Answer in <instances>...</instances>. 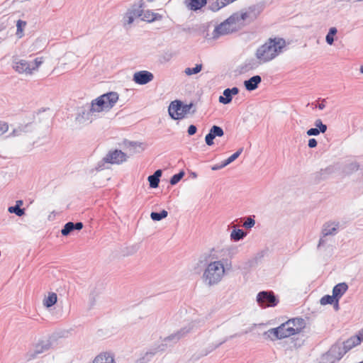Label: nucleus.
I'll list each match as a JSON object with an SVG mask.
<instances>
[{"mask_svg": "<svg viewBox=\"0 0 363 363\" xmlns=\"http://www.w3.org/2000/svg\"><path fill=\"white\" fill-rule=\"evenodd\" d=\"M286 46V43L284 38H271L257 48L255 56L260 63H266L274 60L283 52Z\"/></svg>", "mask_w": 363, "mask_h": 363, "instance_id": "nucleus-1", "label": "nucleus"}, {"mask_svg": "<svg viewBox=\"0 0 363 363\" xmlns=\"http://www.w3.org/2000/svg\"><path fill=\"white\" fill-rule=\"evenodd\" d=\"M306 326L305 320L301 318H295L287 320L276 328L269 330L270 334L278 339H283L299 333Z\"/></svg>", "mask_w": 363, "mask_h": 363, "instance_id": "nucleus-2", "label": "nucleus"}, {"mask_svg": "<svg viewBox=\"0 0 363 363\" xmlns=\"http://www.w3.org/2000/svg\"><path fill=\"white\" fill-rule=\"evenodd\" d=\"M225 272L224 264L221 261L211 262L203 274L205 284L209 286L218 284Z\"/></svg>", "mask_w": 363, "mask_h": 363, "instance_id": "nucleus-3", "label": "nucleus"}, {"mask_svg": "<svg viewBox=\"0 0 363 363\" xmlns=\"http://www.w3.org/2000/svg\"><path fill=\"white\" fill-rule=\"evenodd\" d=\"M243 23L238 22V16L233 14L214 29V38L237 31Z\"/></svg>", "mask_w": 363, "mask_h": 363, "instance_id": "nucleus-4", "label": "nucleus"}, {"mask_svg": "<svg viewBox=\"0 0 363 363\" xmlns=\"http://www.w3.org/2000/svg\"><path fill=\"white\" fill-rule=\"evenodd\" d=\"M193 104H183L180 101H174L169 106L168 112L170 117L174 120L184 118L190 113Z\"/></svg>", "mask_w": 363, "mask_h": 363, "instance_id": "nucleus-5", "label": "nucleus"}, {"mask_svg": "<svg viewBox=\"0 0 363 363\" xmlns=\"http://www.w3.org/2000/svg\"><path fill=\"white\" fill-rule=\"evenodd\" d=\"M346 353L347 350L342 348L340 345H333L326 353L322 355L321 361L323 363H335Z\"/></svg>", "mask_w": 363, "mask_h": 363, "instance_id": "nucleus-6", "label": "nucleus"}, {"mask_svg": "<svg viewBox=\"0 0 363 363\" xmlns=\"http://www.w3.org/2000/svg\"><path fill=\"white\" fill-rule=\"evenodd\" d=\"M257 302L262 308L274 307L279 300L272 291H262L258 293L257 296Z\"/></svg>", "mask_w": 363, "mask_h": 363, "instance_id": "nucleus-7", "label": "nucleus"}, {"mask_svg": "<svg viewBox=\"0 0 363 363\" xmlns=\"http://www.w3.org/2000/svg\"><path fill=\"white\" fill-rule=\"evenodd\" d=\"M260 13V10L256 6H252L248 9L242 12L241 13H235L233 15L238 16V22L242 23V21H247L252 22L255 21Z\"/></svg>", "mask_w": 363, "mask_h": 363, "instance_id": "nucleus-8", "label": "nucleus"}, {"mask_svg": "<svg viewBox=\"0 0 363 363\" xmlns=\"http://www.w3.org/2000/svg\"><path fill=\"white\" fill-rule=\"evenodd\" d=\"M103 160L106 163L119 164L127 160V155L121 150L109 151Z\"/></svg>", "mask_w": 363, "mask_h": 363, "instance_id": "nucleus-9", "label": "nucleus"}, {"mask_svg": "<svg viewBox=\"0 0 363 363\" xmlns=\"http://www.w3.org/2000/svg\"><path fill=\"white\" fill-rule=\"evenodd\" d=\"M30 62L29 61L21 60V59H15L13 60V69L20 74H32Z\"/></svg>", "mask_w": 363, "mask_h": 363, "instance_id": "nucleus-10", "label": "nucleus"}, {"mask_svg": "<svg viewBox=\"0 0 363 363\" xmlns=\"http://www.w3.org/2000/svg\"><path fill=\"white\" fill-rule=\"evenodd\" d=\"M339 228V221H328L323 225L321 235H323V237H327L328 235H335L338 233Z\"/></svg>", "mask_w": 363, "mask_h": 363, "instance_id": "nucleus-11", "label": "nucleus"}, {"mask_svg": "<svg viewBox=\"0 0 363 363\" xmlns=\"http://www.w3.org/2000/svg\"><path fill=\"white\" fill-rule=\"evenodd\" d=\"M153 79V74L147 70L139 71L133 74V81L140 85L146 84L152 81Z\"/></svg>", "mask_w": 363, "mask_h": 363, "instance_id": "nucleus-12", "label": "nucleus"}, {"mask_svg": "<svg viewBox=\"0 0 363 363\" xmlns=\"http://www.w3.org/2000/svg\"><path fill=\"white\" fill-rule=\"evenodd\" d=\"M195 324L193 323H189L188 325L182 328L177 333L172 334L164 339V341H174L177 342L182 337L185 336L187 333H190L194 328Z\"/></svg>", "mask_w": 363, "mask_h": 363, "instance_id": "nucleus-13", "label": "nucleus"}, {"mask_svg": "<svg viewBox=\"0 0 363 363\" xmlns=\"http://www.w3.org/2000/svg\"><path fill=\"white\" fill-rule=\"evenodd\" d=\"M239 93V89L238 87H233L232 89H225L223 91V96L219 97V102L223 104H230L232 101L233 96L236 95Z\"/></svg>", "mask_w": 363, "mask_h": 363, "instance_id": "nucleus-14", "label": "nucleus"}, {"mask_svg": "<svg viewBox=\"0 0 363 363\" xmlns=\"http://www.w3.org/2000/svg\"><path fill=\"white\" fill-rule=\"evenodd\" d=\"M106 104L105 107L107 110L111 108L118 100V94L116 92H109L101 96Z\"/></svg>", "mask_w": 363, "mask_h": 363, "instance_id": "nucleus-15", "label": "nucleus"}, {"mask_svg": "<svg viewBox=\"0 0 363 363\" xmlns=\"http://www.w3.org/2000/svg\"><path fill=\"white\" fill-rule=\"evenodd\" d=\"M94 113L91 111L89 106L87 108L82 109L76 117V121L79 123H84L87 121H92V116Z\"/></svg>", "mask_w": 363, "mask_h": 363, "instance_id": "nucleus-16", "label": "nucleus"}, {"mask_svg": "<svg viewBox=\"0 0 363 363\" xmlns=\"http://www.w3.org/2000/svg\"><path fill=\"white\" fill-rule=\"evenodd\" d=\"M92 363H115L114 355L110 352H101L94 359Z\"/></svg>", "mask_w": 363, "mask_h": 363, "instance_id": "nucleus-17", "label": "nucleus"}, {"mask_svg": "<svg viewBox=\"0 0 363 363\" xmlns=\"http://www.w3.org/2000/svg\"><path fill=\"white\" fill-rule=\"evenodd\" d=\"M261 82V77L259 75H255L250 78L248 80H245L244 85L247 91H253L258 87V85Z\"/></svg>", "mask_w": 363, "mask_h": 363, "instance_id": "nucleus-18", "label": "nucleus"}, {"mask_svg": "<svg viewBox=\"0 0 363 363\" xmlns=\"http://www.w3.org/2000/svg\"><path fill=\"white\" fill-rule=\"evenodd\" d=\"M104 104H106L104 102V101L102 100L101 97L99 96L98 97L97 99H96L95 100H93L91 101V105L89 106V108H91V111H92V112L94 113H99L101 111H103L104 110H106L107 109L106 107H105V105Z\"/></svg>", "mask_w": 363, "mask_h": 363, "instance_id": "nucleus-19", "label": "nucleus"}, {"mask_svg": "<svg viewBox=\"0 0 363 363\" xmlns=\"http://www.w3.org/2000/svg\"><path fill=\"white\" fill-rule=\"evenodd\" d=\"M335 172V167L333 166H328L325 169H321L319 172L315 174L316 180H323L328 178L330 175Z\"/></svg>", "mask_w": 363, "mask_h": 363, "instance_id": "nucleus-20", "label": "nucleus"}, {"mask_svg": "<svg viewBox=\"0 0 363 363\" xmlns=\"http://www.w3.org/2000/svg\"><path fill=\"white\" fill-rule=\"evenodd\" d=\"M162 18V16L157 13L152 12V11L147 10L144 11L143 16H141V19L144 21H147L148 23L153 22L155 21H159Z\"/></svg>", "mask_w": 363, "mask_h": 363, "instance_id": "nucleus-21", "label": "nucleus"}, {"mask_svg": "<svg viewBox=\"0 0 363 363\" xmlns=\"http://www.w3.org/2000/svg\"><path fill=\"white\" fill-rule=\"evenodd\" d=\"M348 286L346 283L342 282L335 285L333 289V295L335 298L339 299L347 291Z\"/></svg>", "mask_w": 363, "mask_h": 363, "instance_id": "nucleus-22", "label": "nucleus"}, {"mask_svg": "<svg viewBox=\"0 0 363 363\" xmlns=\"http://www.w3.org/2000/svg\"><path fill=\"white\" fill-rule=\"evenodd\" d=\"M162 170L157 169L155 173L148 177L147 179L151 188H157L160 183V177L162 176Z\"/></svg>", "mask_w": 363, "mask_h": 363, "instance_id": "nucleus-23", "label": "nucleus"}, {"mask_svg": "<svg viewBox=\"0 0 363 363\" xmlns=\"http://www.w3.org/2000/svg\"><path fill=\"white\" fill-rule=\"evenodd\" d=\"M50 347V342L48 340L42 341L35 345L33 357L48 351Z\"/></svg>", "mask_w": 363, "mask_h": 363, "instance_id": "nucleus-24", "label": "nucleus"}, {"mask_svg": "<svg viewBox=\"0 0 363 363\" xmlns=\"http://www.w3.org/2000/svg\"><path fill=\"white\" fill-rule=\"evenodd\" d=\"M361 342L362 339L359 336H353L344 342V345L342 346V348H345L347 352L353 347L359 345Z\"/></svg>", "mask_w": 363, "mask_h": 363, "instance_id": "nucleus-25", "label": "nucleus"}, {"mask_svg": "<svg viewBox=\"0 0 363 363\" xmlns=\"http://www.w3.org/2000/svg\"><path fill=\"white\" fill-rule=\"evenodd\" d=\"M57 294L54 292H50L48 293V296L45 297V298L43 299V305L46 308H50L57 303Z\"/></svg>", "mask_w": 363, "mask_h": 363, "instance_id": "nucleus-26", "label": "nucleus"}, {"mask_svg": "<svg viewBox=\"0 0 363 363\" xmlns=\"http://www.w3.org/2000/svg\"><path fill=\"white\" fill-rule=\"evenodd\" d=\"M164 350V345H161L157 348L151 350L150 351L146 352L145 356L140 359L141 363H145L146 362L149 361L151 357H152L159 350L163 351Z\"/></svg>", "mask_w": 363, "mask_h": 363, "instance_id": "nucleus-27", "label": "nucleus"}, {"mask_svg": "<svg viewBox=\"0 0 363 363\" xmlns=\"http://www.w3.org/2000/svg\"><path fill=\"white\" fill-rule=\"evenodd\" d=\"M260 62H257L255 59H250L245 61L242 66V69L247 72L256 69Z\"/></svg>", "mask_w": 363, "mask_h": 363, "instance_id": "nucleus-28", "label": "nucleus"}, {"mask_svg": "<svg viewBox=\"0 0 363 363\" xmlns=\"http://www.w3.org/2000/svg\"><path fill=\"white\" fill-rule=\"evenodd\" d=\"M189 7L190 9L196 11L201 9L207 3V0H189Z\"/></svg>", "mask_w": 363, "mask_h": 363, "instance_id": "nucleus-29", "label": "nucleus"}, {"mask_svg": "<svg viewBox=\"0 0 363 363\" xmlns=\"http://www.w3.org/2000/svg\"><path fill=\"white\" fill-rule=\"evenodd\" d=\"M246 233L240 229H234L230 233V239L233 241H239L246 236Z\"/></svg>", "mask_w": 363, "mask_h": 363, "instance_id": "nucleus-30", "label": "nucleus"}, {"mask_svg": "<svg viewBox=\"0 0 363 363\" xmlns=\"http://www.w3.org/2000/svg\"><path fill=\"white\" fill-rule=\"evenodd\" d=\"M359 169V164L357 162H352L346 164L344 167V172L347 174H350L353 172L358 171Z\"/></svg>", "mask_w": 363, "mask_h": 363, "instance_id": "nucleus-31", "label": "nucleus"}, {"mask_svg": "<svg viewBox=\"0 0 363 363\" xmlns=\"http://www.w3.org/2000/svg\"><path fill=\"white\" fill-rule=\"evenodd\" d=\"M142 7V4L138 5H133L131 9L128 10V12L131 13V14L133 15L135 18L141 17L144 11Z\"/></svg>", "mask_w": 363, "mask_h": 363, "instance_id": "nucleus-32", "label": "nucleus"}, {"mask_svg": "<svg viewBox=\"0 0 363 363\" xmlns=\"http://www.w3.org/2000/svg\"><path fill=\"white\" fill-rule=\"evenodd\" d=\"M168 216V213L165 210H162L161 212H152L150 213V218L155 221H160L163 218H165Z\"/></svg>", "mask_w": 363, "mask_h": 363, "instance_id": "nucleus-33", "label": "nucleus"}, {"mask_svg": "<svg viewBox=\"0 0 363 363\" xmlns=\"http://www.w3.org/2000/svg\"><path fill=\"white\" fill-rule=\"evenodd\" d=\"M202 65L201 64H197L196 65L195 67H193V68H190V67H187L184 69V73L188 75V76H190V75H192V74H198L199 72H200L202 69Z\"/></svg>", "mask_w": 363, "mask_h": 363, "instance_id": "nucleus-34", "label": "nucleus"}, {"mask_svg": "<svg viewBox=\"0 0 363 363\" xmlns=\"http://www.w3.org/2000/svg\"><path fill=\"white\" fill-rule=\"evenodd\" d=\"M26 21H23L22 20H18L17 21V23H16V27H17L16 35L19 38H21L23 36V28L26 27Z\"/></svg>", "mask_w": 363, "mask_h": 363, "instance_id": "nucleus-35", "label": "nucleus"}, {"mask_svg": "<svg viewBox=\"0 0 363 363\" xmlns=\"http://www.w3.org/2000/svg\"><path fill=\"white\" fill-rule=\"evenodd\" d=\"M243 148H239L235 153H233L230 157H229L227 160L224 161V165H228L233 161H235L242 152Z\"/></svg>", "mask_w": 363, "mask_h": 363, "instance_id": "nucleus-36", "label": "nucleus"}, {"mask_svg": "<svg viewBox=\"0 0 363 363\" xmlns=\"http://www.w3.org/2000/svg\"><path fill=\"white\" fill-rule=\"evenodd\" d=\"M8 211L11 213H15L18 216H22L25 214L24 208H21L20 207L16 206L9 207Z\"/></svg>", "mask_w": 363, "mask_h": 363, "instance_id": "nucleus-37", "label": "nucleus"}, {"mask_svg": "<svg viewBox=\"0 0 363 363\" xmlns=\"http://www.w3.org/2000/svg\"><path fill=\"white\" fill-rule=\"evenodd\" d=\"M74 230V223L72 222H68L65 225L64 228L62 229L61 233L63 235L67 236L71 232Z\"/></svg>", "mask_w": 363, "mask_h": 363, "instance_id": "nucleus-38", "label": "nucleus"}, {"mask_svg": "<svg viewBox=\"0 0 363 363\" xmlns=\"http://www.w3.org/2000/svg\"><path fill=\"white\" fill-rule=\"evenodd\" d=\"M210 132L215 137H222L224 135L223 130L218 125H213L210 129Z\"/></svg>", "mask_w": 363, "mask_h": 363, "instance_id": "nucleus-39", "label": "nucleus"}, {"mask_svg": "<svg viewBox=\"0 0 363 363\" xmlns=\"http://www.w3.org/2000/svg\"><path fill=\"white\" fill-rule=\"evenodd\" d=\"M335 298L333 295H325L320 298V303L321 305L332 304L334 303Z\"/></svg>", "mask_w": 363, "mask_h": 363, "instance_id": "nucleus-40", "label": "nucleus"}, {"mask_svg": "<svg viewBox=\"0 0 363 363\" xmlns=\"http://www.w3.org/2000/svg\"><path fill=\"white\" fill-rule=\"evenodd\" d=\"M184 176V172L183 171H181L178 174H176L172 177L170 179V184L172 185L177 184Z\"/></svg>", "mask_w": 363, "mask_h": 363, "instance_id": "nucleus-41", "label": "nucleus"}, {"mask_svg": "<svg viewBox=\"0 0 363 363\" xmlns=\"http://www.w3.org/2000/svg\"><path fill=\"white\" fill-rule=\"evenodd\" d=\"M30 65L31 66V69H32V72L34 71V70H37L38 69V67L42 65V63L43 62V58L42 57H38L36 59H35L33 61H30Z\"/></svg>", "mask_w": 363, "mask_h": 363, "instance_id": "nucleus-42", "label": "nucleus"}, {"mask_svg": "<svg viewBox=\"0 0 363 363\" xmlns=\"http://www.w3.org/2000/svg\"><path fill=\"white\" fill-rule=\"evenodd\" d=\"M220 0H216L214 2L210 3L208 5V8L210 10L213 11H217L221 8L224 7L223 6H221L220 4Z\"/></svg>", "mask_w": 363, "mask_h": 363, "instance_id": "nucleus-43", "label": "nucleus"}, {"mask_svg": "<svg viewBox=\"0 0 363 363\" xmlns=\"http://www.w3.org/2000/svg\"><path fill=\"white\" fill-rule=\"evenodd\" d=\"M315 128L321 132V133H324L327 130V125L323 124L320 119H317L315 121Z\"/></svg>", "mask_w": 363, "mask_h": 363, "instance_id": "nucleus-44", "label": "nucleus"}, {"mask_svg": "<svg viewBox=\"0 0 363 363\" xmlns=\"http://www.w3.org/2000/svg\"><path fill=\"white\" fill-rule=\"evenodd\" d=\"M255 224V220L251 217H247L246 220L243 223V226L245 228H252Z\"/></svg>", "mask_w": 363, "mask_h": 363, "instance_id": "nucleus-45", "label": "nucleus"}, {"mask_svg": "<svg viewBox=\"0 0 363 363\" xmlns=\"http://www.w3.org/2000/svg\"><path fill=\"white\" fill-rule=\"evenodd\" d=\"M124 145L127 148H129L130 150H131L132 149H135L137 147H140V144H139L137 142H131L128 140L124 141Z\"/></svg>", "mask_w": 363, "mask_h": 363, "instance_id": "nucleus-46", "label": "nucleus"}, {"mask_svg": "<svg viewBox=\"0 0 363 363\" xmlns=\"http://www.w3.org/2000/svg\"><path fill=\"white\" fill-rule=\"evenodd\" d=\"M135 18V17L132 15L131 13L128 11L124 17L125 23L130 25L134 21Z\"/></svg>", "mask_w": 363, "mask_h": 363, "instance_id": "nucleus-47", "label": "nucleus"}, {"mask_svg": "<svg viewBox=\"0 0 363 363\" xmlns=\"http://www.w3.org/2000/svg\"><path fill=\"white\" fill-rule=\"evenodd\" d=\"M215 138L216 137L213 136L212 133L209 131V133L205 137L206 143L209 146L212 145L213 144V139Z\"/></svg>", "mask_w": 363, "mask_h": 363, "instance_id": "nucleus-48", "label": "nucleus"}, {"mask_svg": "<svg viewBox=\"0 0 363 363\" xmlns=\"http://www.w3.org/2000/svg\"><path fill=\"white\" fill-rule=\"evenodd\" d=\"M228 255L233 257L238 252V248L236 246H230L227 248Z\"/></svg>", "mask_w": 363, "mask_h": 363, "instance_id": "nucleus-49", "label": "nucleus"}, {"mask_svg": "<svg viewBox=\"0 0 363 363\" xmlns=\"http://www.w3.org/2000/svg\"><path fill=\"white\" fill-rule=\"evenodd\" d=\"M9 130V125L6 123L0 121V136L7 132Z\"/></svg>", "mask_w": 363, "mask_h": 363, "instance_id": "nucleus-50", "label": "nucleus"}, {"mask_svg": "<svg viewBox=\"0 0 363 363\" xmlns=\"http://www.w3.org/2000/svg\"><path fill=\"white\" fill-rule=\"evenodd\" d=\"M321 132L320 130H318V128H311L310 129H308L307 130V135H309V136H311V135H318Z\"/></svg>", "mask_w": 363, "mask_h": 363, "instance_id": "nucleus-51", "label": "nucleus"}, {"mask_svg": "<svg viewBox=\"0 0 363 363\" xmlns=\"http://www.w3.org/2000/svg\"><path fill=\"white\" fill-rule=\"evenodd\" d=\"M23 128H16V129H14L10 134V136H18V135H21V133L23 132Z\"/></svg>", "mask_w": 363, "mask_h": 363, "instance_id": "nucleus-52", "label": "nucleus"}, {"mask_svg": "<svg viewBox=\"0 0 363 363\" xmlns=\"http://www.w3.org/2000/svg\"><path fill=\"white\" fill-rule=\"evenodd\" d=\"M197 128L194 125H191L188 128V133L189 135H193L196 133Z\"/></svg>", "mask_w": 363, "mask_h": 363, "instance_id": "nucleus-53", "label": "nucleus"}, {"mask_svg": "<svg viewBox=\"0 0 363 363\" xmlns=\"http://www.w3.org/2000/svg\"><path fill=\"white\" fill-rule=\"evenodd\" d=\"M327 243V239L325 237H323L322 235L321 238L319 240L318 244V248H320L323 246H325Z\"/></svg>", "mask_w": 363, "mask_h": 363, "instance_id": "nucleus-54", "label": "nucleus"}, {"mask_svg": "<svg viewBox=\"0 0 363 363\" xmlns=\"http://www.w3.org/2000/svg\"><path fill=\"white\" fill-rule=\"evenodd\" d=\"M317 140L315 138H311L308 140V147L311 148L315 147L317 146Z\"/></svg>", "mask_w": 363, "mask_h": 363, "instance_id": "nucleus-55", "label": "nucleus"}, {"mask_svg": "<svg viewBox=\"0 0 363 363\" xmlns=\"http://www.w3.org/2000/svg\"><path fill=\"white\" fill-rule=\"evenodd\" d=\"M334 35H331L330 34L328 33L325 37V40L328 44L332 45L334 42Z\"/></svg>", "mask_w": 363, "mask_h": 363, "instance_id": "nucleus-56", "label": "nucleus"}, {"mask_svg": "<svg viewBox=\"0 0 363 363\" xmlns=\"http://www.w3.org/2000/svg\"><path fill=\"white\" fill-rule=\"evenodd\" d=\"M227 165H224V161L220 164H215L213 165L212 167H211V169L212 170H218V169H220L225 167H226Z\"/></svg>", "mask_w": 363, "mask_h": 363, "instance_id": "nucleus-57", "label": "nucleus"}, {"mask_svg": "<svg viewBox=\"0 0 363 363\" xmlns=\"http://www.w3.org/2000/svg\"><path fill=\"white\" fill-rule=\"evenodd\" d=\"M83 228V223L82 222L74 223V230H81Z\"/></svg>", "mask_w": 363, "mask_h": 363, "instance_id": "nucleus-58", "label": "nucleus"}, {"mask_svg": "<svg viewBox=\"0 0 363 363\" xmlns=\"http://www.w3.org/2000/svg\"><path fill=\"white\" fill-rule=\"evenodd\" d=\"M325 99H323L321 103L318 104L317 107L320 109V110H323L325 108Z\"/></svg>", "mask_w": 363, "mask_h": 363, "instance_id": "nucleus-59", "label": "nucleus"}, {"mask_svg": "<svg viewBox=\"0 0 363 363\" xmlns=\"http://www.w3.org/2000/svg\"><path fill=\"white\" fill-rule=\"evenodd\" d=\"M331 35H335L337 33V29L335 27H332L330 28L329 32L328 33Z\"/></svg>", "mask_w": 363, "mask_h": 363, "instance_id": "nucleus-60", "label": "nucleus"}, {"mask_svg": "<svg viewBox=\"0 0 363 363\" xmlns=\"http://www.w3.org/2000/svg\"><path fill=\"white\" fill-rule=\"evenodd\" d=\"M338 300L337 298H335V304H334V308L335 311H337L339 309V303H338Z\"/></svg>", "mask_w": 363, "mask_h": 363, "instance_id": "nucleus-61", "label": "nucleus"}, {"mask_svg": "<svg viewBox=\"0 0 363 363\" xmlns=\"http://www.w3.org/2000/svg\"><path fill=\"white\" fill-rule=\"evenodd\" d=\"M225 341H226V339H225V340H224L223 341L220 342L219 344H218V345H216L213 346V347L211 349V350H210L209 352L213 351V350H215L216 348H217L219 345H222L223 343H224Z\"/></svg>", "mask_w": 363, "mask_h": 363, "instance_id": "nucleus-62", "label": "nucleus"}, {"mask_svg": "<svg viewBox=\"0 0 363 363\" xmlns=\"http://www.w3.org/2000/svg\"><path fill=\"white\" fill-rule=\"evenodd\" d=\"M22 205H23V201H21V200H18V201H16V205H15V206H18V207H20V208H21V206Z\"/></svg>", "mask_w": 363, "mask_h": 363, "instance_id": "nucleus-63", "label": "nucleus"}, {"mask_svg": "<svg viewBox=\"0 0 363 363\" xmlns=\"http://www.w3.org/2000/svg\"><path fill=\"white\" fill-rule=\"evenodd\" d=\"M360 72L363 74V65L360 67Z\"/></svg>", "mask_w": 363, "mask_h": 363, "instance_id": "nucleus-64", "label": "nucleus"}]
</instances>
